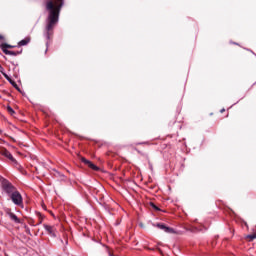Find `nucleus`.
<instances>
[{
	"instance_id": "obj_2",
	"label": "nucleus",
	"mask_w": 256,
	"mask_h": 256,
	"mask_svg": "<svg viewBox=\"0 0 256 256\" xmlns=\"http://www.w3.org/2000/svg\"><path fill=\"white\" fill-rule=\"evenodd\" d=\"M0 183L4 193H6V195H8L9 197L10 195H13L15 191H17V187H15L13 183H11L6 178L0 176Z\"/></svg>"
},
{
	"instance_id": "obj_12",
	"label": "nucleus",
	"mask_w": 256,
	"mask_h": 256,
	"mask_svg": "<svg viewBox=\"0 0 256 256\" xmlns=\"http://www.w3.org/2000/svg\"><path fill=\"white\" fill-rule=\"evenodd\" d=\"M23 53V49L18 51H6V55H11L12 57H17V55H21Z\"/></svg>"
},
{
	"instance_id": "obj_33",
	"label": "nucleus",
	"mask_w": 256,
	"mask_h": 256,
	"mask_svg": "<svg viewBox=\"0 0 256 256\" xmlns=\"http://www.w3.org/2000/svg\"><path fill=\"white\" fill-rule=\"evenodd\" d=\"M244 224L246 225V227H247V222H244Z\"/></svg>"
},
{
	"instance_id": "obj_13",
	"label": "nucleus",
	"mask_w": 256,
	"mask_h": 256,
	"mask_svg": "<svg viewBox=\"0 0 256 256\" xmlns=\"http://www.w3.org/2000/svg\"><path fill=\"white\" fill-rule=\"evenodd\" d=\"M89 169H92V171H101V168H99V166L95 165V163L90 162V164H88Z\"/></svg>"
},
{
	"instance_id": "obj_21",
	"label": "nucleus",
	"mask_w": 256,
	"mask_h": 256,
	"mask_svg": "<svg viewBox=\"0 0 256 256\" xmlns=\"http://www.w3.org/2000/svg\"><path fill=\"white\" fill-rule=\"evenodd\" d=\"M194 231H207V228L204 226L202 228L194 227Z\"/></svg>"
},
{
	"instance_id": "obj_26",
	"label": "nucleus",
	"mask_w": 256,
	"mask_h": 256,
	"mask_svg": "<svg viewBox=\"0 0 256 256\" xmlns=\"http://www.w3.org/2000/svg\"><path fill=\"white\" fill-rule=\"evenodd\" d=\"M220 113H225V108H222V109L220 110Z\"/></svg>"
},
{
	"instance_id": "obj_3",
	"label": "nucleus",
	"mask_w": 256,
	"mask_h": 256,
	"mask_svg": "<svg viewBox=\"0 0 256 256\" xmlns=\"http://www.w3.org/2000/svg\"><path fill=\"white\" fill-rule=\"evenodd\" d=\"M10 199L12 203H14L17 207L23 206V196L21 195V192H19L18 190L14 191L10 195Z\"/></svg>"
},
{
	"instance_id": "obj_34",
	"label": "nucleus",
	"mask_w": 256,
	"mask_h": 256,
	"mask_svg": "<svg viewBox=\"0 0 256 256\" xmlns=\"http://www.w3.org/2000/svg\"><path fill=\"white\" fill-rule=\"evenodd\" d=\"M61 243H63V239H60Z\"/></svg>"
},
{
	"instance_id": "obj_27",
	"label": "nucleus",
	"mask_w": 256,
	"mask_h": 256,
	"mask_svg": "<svg viewBox=\"0 0 256 256\" xmlns=\"http://www.w3.org/2000/svg\"><path fill=\"white\" fill-rule=\"evenodd\" d=\"M28 231V235H31V230L29 228H27Z\"/></svg>"
},
{
	"instance_id": "obj_14",
	"label": "nucleus",
	"mask_w": 256,
	"mask_h": 256,
	"mask_svg": "<svg viewBox=\"0 0 256 256\" xmlns=\"http://www.w3.org/2000/svg\"><path fill=\"white\" fill-rule=\"evenodd\" d=\"M80 161H81L82 163H84V165H87V167H89V165L91 164V160H88V159L85 158V157H81V158H80Z\"/></svg>"
},
{
	"instance_id": "obj_16",
	"label": "nucleus",
	"mask_w": 256,
	"mask_h": 256,
	"mask_svg": "<svg viewBox=\"0 0 256 256\" xmlns=\"http://www.w3.org/2000/svg\"><path fill=\"white\" fill-rule=\"evenodd\" d=\"M246 239H250V241H255V239H256V233L248 234V235L246 236Z\"/></svg>"
},
{
	"instance_id": "obj_6",
	"label": "nucleus",
	"mask_w": 256,
	"mask_h": 256,
	"mask_svg": "<svg viewBox=\"0 0 256 256\" xmlns=\"http://www.w3.org/2000/svg\"><path fill=\"white\" fill-rule=\"evenodd\" d=\"M43 228L45 231L50 235V237H53L54 239L57 238V230L49 224H43Z\"/></svg>"
},
{
	"instance_id": "obj_11",
	"label": "nucleus",
	"mask_w": 256,
	"mask_h": 256,
	"mask_svg": "<svg viewBox=\"0 0 256 256\" xmlns=\"http://www.w3.org/2000/svg\"><path fill=\"white\" fill-rule=\"evenodd\" d=\"M36 213V217H38L39 221L37 222V224H33V227H37L38 225H41V223H43V214H41V212L39 211H35Z\"/></svg>"
},
{
	"instance_id": "obj_36",
	"label": "nucleus",
	"mask_w": 256,
	"mask_h": 256,
	"mask_svg": "<svg viewBox=\"0 0 256 256\" xmlns=\"http://www.w3.org/2000/svg\"><path fill=\"white\" fill-rule=\"evenodd\" d=\"M254 85H256V81L254 82Z\"/></svg>"
},
{
	"instance_id": "obj_28",
	"label": "nucleus",
	"mask_w": 256,
	"mask_h": 256,
	"mask_svg": "<svg viewBox=\"0 0 256 256\" xmlns=\"http://www.w3.org/2000/svg\"><path fill=\"white\" fill-rule=\"evenodd\" d=\"M230 43H232L233 45H239V43L237 42H230Z\"/></svg>"
},
{
	"instance_id": "obj_20",
	"label": "nucleus",
	"mask_w": 256,
	"mask_h": 256,
	"mask_svg": "<svg viewBox=\"0 0 256 256\" xmlns=\"http://www.w3.org/2000/svg\"><path fill=\"white\" fill-rule=\"evenodd\" d=\"M2 75H3V77L6 79V81H8V83L13 79V78H11V76H9L6 72H4Z\"/></svg>"
},
{
	"instance_id": "obj_25",
	"label": "nucleus",
	"mask_w": 256,
	"mask_h": 256,
	"mask_svg": "<svg viewBox=\"0 0 256 256\" xmlns=\"http://www.w3.org/2000/svg\"><path fill=\"white\" fill-rule=\"evenodd\" d=\"M11 64L14 66V67H17L19 64L15 63V62H11Z\"/></svg>"
},
{
	"instance_id": "obj_31",
	"label": "nucleus",
	"mask_w": 256,
	"mask_h": 256,
	"mask_svg": "<svg viewBox=\"0 0 256 256\" xmlns=\"http://www.w3.org/2000/svg\"><path fill=\"white\" fill-rule=\"evenodd\" d=\"M68 244H69V241L66 240L65 245H68Z\"/></svg>"
},
{
	"instance_id": "obj_8",
	"label": "nucleus",
	"mask_w": 256,
	"mask_h": 256,
	"mask_svg": "<svg viewBox=\"0 0 256 256\" xmlns=\"http://www.w3.org/2000/svg\"><path fill=\"white\" fill-rule=\"evenodd\" d=\"M29 43H31V37L27 36L18 42L17 47H25Z\"/></svg>"
},
{
	"instance_id": "obj_24",
	"label": "nucleus",
	"mask_w": 256,
	"mask_h": 256,
	"mask_svg": "<svg viewBox=\"0 0 256 256\" xmlns=\"http://www.w3.org/2000/svg\"><path fill=\"white\" fill-rule=\"evenodd\" d=\"M3 39H5V36L0 34V41H3Z\"/></svg>"
},
{
	"instance_id": "obj_29",
	"label": "nucleus",
	"mask_w": 256,
	"mask_h": 256,
	"mask_svg": "<svg viewBox=\"0 0 256 256\" xmlns=\"http://www.w3.org/2000/svg\"><path fill=\"white\" fill-rule=\"evenodd\" d=\"M247 51H250L251 53H253V55H256L251 49H247Z\"/></svg>"
},
{
	"instance_id": "obj_22",
	"label": "nucleus",
	"mask_w": 256,
	"mask_h": 256,
	"mask_svg": "<svg viewBox=\"0 0 256 256\" xmlns=\"http://www.w3.org/2000/svg\"><path fill=\"white\" fill-rule=\"evenodd\" d=\"M0 73H1L2 75L5 73V68H3V66L0 67Z\"/></svg>"
},
{
	"instance_id": "obj_7",
	"label": "nucleus",
	"mask_w": 256,
	"mask_h": 256,
	"mask_svg": "<svg viewBox=\"0 0 256 256\" xmlns=\"http://www.w3.org/2000/svg\"><path fill=\"white\" fill-rule=\"evenodd\" d=\"M15 47H17V46L8 44L6 42H3L0 44V49H1L2 53H4V55H7V51H11L9 49H15Z\"/></svg>"
},
{
	"instance_id": "obj_23",
	"label": "nucleus",
	"mask_w": 256,
	"mask_h": 256,
	"mask_svg": "<svg viewBox=\"0 0 256 256\" xmlns=\"http://www.w3.org/2000/svg\"><path fill=\"white\" fill-rule=\"evenodd\" d=\"M47 51H49V42H46V50H45V53H47Z\"/></svg>"
},
{
	"instance_id": "obj_4",
	"label": "nucleus",
	"mask_w": 256,
	"mask_h": 256,
	"mask_svg": "<svg viewBox=\"0 0 256 256\" xmlns=\"http://www.w3.org/2000/svg\"><path fill=\"white\" fill-rule=\"evenodd\" d=\"M153 226L157 227L161 231H164V233H168L170 235H175V233H177V231H175L173 229V227H169V226H167V224H165L163 222H159V223L153 224Z\"/></svg>"
},
{
	"instance_id": "obj_35",
	"label": "nucleus",
	"mask_w": 256,
	"mask_h": 256,
	"mask_svg": "<svg viewBox=\"0 0 256 256\" xmlns=\"http://www.w3.org/2000/svg\"><path fill=\"white\" fill-rule=\"evenodd\" d=\"M4 57V59H7V57L6 56H3Z\"/></svg>"
},
{
	"instance_id": "obj_18",
	"label": "nucleus",
	"mask_w": 256,
	"mask_h": 256,
	"mask_svg": "<svg viewBox=\"0 0 256 256\" xmlns=\"http://www.w3.org/2000/svg\"><path fill=\"white\" fill-rule=\"evenodd\" d=\"M2 75H3V77L6 79V81H8V83L13 79V78H11V76H9L6 72H4Z\"/></svg>"
},
{
	"instance_id": "obj_17",
	"label": "nucleus",
	"mask_w": 256,
	"mask_h": 256,
	"mask_svg": "<svg viewBox=\"0 0 256 256\" xmlns=\"http://www.w3.org/2000/svg\"><path fill=\"white\" fill-rule=\"evenodd\" d=\"M150 207H152V209H154V211H161V209L159 208V206H156L155 203L150 202Z\"/></svg>"
},
{
	"instance_id": "obj_30",
	"label": "nucleus",
	"mask_w": 256,
	"mask_h": 256,
	"mask_svg": "<svg viewBox=\"0 0 256 256\" xmlns=\"http://www.w3.org/2000/svg\"><path fill=\"white\" fill-rule=\"evenodd\" d=\"M145 142H139L138 145H143Z\"/></svg>"
},
{
	"instance_id": "obj_32",
	"label": "nucleus",
	"mask_w": 256,
	"mask_h": 256,
	"mask_svg": "<svg viewBox=\"0 0 256 256\" xmlns=\"http://www.w3.org/2000/svg\"><path fill=\"white\" fill-rule=\"evenodd\" d=\"M109 256H116V255H114V254H112V253H109Z\"/></svg>"
},
{
	"instance_id": "obj_19",
	"label": "nucleus",
	"mask_w": 256,
	"mask_h": 256,
	"mask_svg": "<svg viewBox=\"0 0 256 256\" xmlns=\"http://www.w3.org/2000/svg\"><path fill=\"white\" fill-rule=\"evenodd\" d=\"M2 75H3V77L6 79V81H8V83L13 79V78H11V76H9L6 72H4Z\"/></svg>"
},
{
	"instance_id": "obj_5",
	"label": "nucleus",
	"mask_w": 256,
	"mask_h": 256,
	"mask_svg": "<svg viewBox=\"0 0 256 256\" xmlns=\"http://www.w3.org/2000/svg\"><path fill=\"white\" fill-rule=\"evenodd\" d=\"M0 155H3V157H6V159H9V161L14 163V165L16 167H17V165H19V162L17 161V159H15V157H13V154H11V152H9V150H7V148L1 147L0 148Z\"/></svg>"
},
{
	"instance_id": "obj_1",
	"label": "nucleus",
	"mask_w": 256,
	"mask_h": 256,
	"mask_svg": "<svg viewBox=\"0 0 256 256\" xmlns=\"http://www.w3.org/2000/svg\"><path fill=\"white\" fill-rule=\"evenodd\" d=\"M65 5V0H46L45 9L48 11V16L46 18V27L44 30V37L49 41L51 35H53V30L55 25L59 23V15H61V9Z\"/></svg>"
},
{
	"instance_id": "obj_10",
	"label": "nucleus",
	"mask_w": 256,
	"mask_h": 256,
	"mask_svg": "<svg viewBox=\"0 0 256 256\" xmlns=\"http://www.w3.org/2000/svg\"><path fill=\"white\" fill-rule=\"evenodd\" d=\"M8 216H9V218L11 219V221H13L14 223H17V224L21 223V219H19V217L16 216L15 213H13V212H8Z\"/></svg>"
},
{
	"instance_id": "obj_9",
	"label": "nucleus",
	"mask_w": 256,
	"mask_h": 256,
	"mask_svg": "<svg viewBox=\"0 0 256 256\" xmlns=\"http://www.w3.org/2000/svg\"><path fill=\"white\" fill-rule=\"evenodd\" d=\"M8 83H10V85H12V87H14V89H16V91H18V93H21V95H25V92L23 90H21V88L19 87V85H17V82H15V80H13V78Z\"/></svg>"
},
{
	"instance_id": "obj_15",
	"label": "nucleus",
	"mask_w": 256,
	"mask_h": 256,
	"mask_svg": "<svg viewBox=\"0 0 256 256\" xmlns=\"http://www.w3.org/2000/svg\"><path fill=\"white\" fill-rule=\"evenodd\" d=\"M6 109H7V112L10 114V115H15V110L13 109V107H11V106H7L6 107Z\"/></svg>"
}]
</instances>
